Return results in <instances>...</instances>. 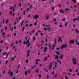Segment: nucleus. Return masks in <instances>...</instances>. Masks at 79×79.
Wrapping results in <instances>:
<instances>
[{"instance_id": "nucleus-2", "label": "nucleus", "mask_w": 79, "mask_h": 79, "mask_svg": "<svg viewBox=\"0 0 79 79\" xmlns=\"http://www.w3.org/2000/svg\"><path fill=\"white\" fill-rule=\"evenodd\" d=\"M10 15H12V11H15V9L13 7H11L10 8Z\"/></svg>"}, {"instance_id": "nucleus-17", "label": "nucleus", "mask_w": 79, "mask_h": 79, "mask_svg": "<svg viewBox=\"0 0 79 79\" xmlns=\"http://www.w3.org/2000/svg\"><path fill=\"white\" fill-rule=\"evenodd\" d=\"M52 63H51L50 66H49V69H51V68H52Z\"/></svg>"}, {"instance_id": "nucleus-16", "label": "nucleus", "mask_w": 79, "mask_h": 79, "mask_svg": "<svg viewBox=\"0 0 79 79\" xmlns=\"http://www.w3.org/2000/svg\"><path fill=\"white\" fill-rule=\"evenodd\" d=\"M55 58L56 60H58V59H59L58 56H57V55L56 56Z\"/></svg>"}, {"instance_id": "nucleus-3", "label": "nucleus", "mask_w": 79, "mask_h": 79, "mask_svg": "<svg viewBox=\"0 0 79 79\" xmlns=\"http://www.w3.org/2000/svg\"><path fill=\"white\" fill-rule=\"evenodd\" d=\"M29 39L25 43L26 45H27V47H29L30 45V43H29Z\"/></svg>"}, {"instance_id": "nucleus-39", "label": "nucleus", "mask_w": 79, "mask_h": 79, "mask_svg": "<svg viewBox=\"0 0 79 79\" xmlns=\"http://www.w3.org/2000/svg\"><path fill=\"white\" fill-rule=\"evenodd\" d=\"M52 10H55V8H54V7H52Z\"/></svg>"}, {"instance_id": "nucleus-23", "label": "nucleus", "mask_w": 79, "mask_h": 79, "mask_svg": "<svg viewBox=\"0 0 79 79\" xmlns=\"http://www.w3.org/2000/svg\"><path fill=\"white\" fill-rule=\"evenodd\" d=\"M24 23V21L22 22V23L21 24V26L22 27L23 26V23Z\"/></svg>"}, {"instance_id": "nucleus-11", "label": "nucleus", "mask_w": 79, "mask_h": 79, "mask_svg": "<svg viewBox=\"0 0 79 79\" xmlns=\"http://www.w3.org/2000/svg\"><path fill=\"white\" fill-rule=\"evenodd\" d=\"M76 59H77L76 58H73L72 61H76Z\"/></svg>"}, {"instance_id": "nucleus-44", "label": "nucleus", "mask_w": 79, "mask_h": 79, "mask_svg": "<svg viewBox=\"0 0 79 79\" xmlns=\"http://www.w3.org/2000/svg\"><path fill=\"white\" fill-rule=\"evenodd\" d=\"M38 76H39V77H41V75L39 74V75H38Z\"/></svg>"}, {"instance_id": "nucleus-36", "label": "nucleus", "mask_w": 79, "mask_h": 79, "mask_svg": "<svg viewBox=\"0 0 79 79\" xmlns=\"http://www.w3.org/2000/svg\"><path fill=\"white\" fill-rule=\"evenodd\" d=\"M2 23H3V24H4V23H5V19H3Z\"/></svg>"}, {"instance_id": "nucleus-51", "label": "nucleus", "mask_w": 79, "mask_h": 79, "mask_svg": "<svg viewBox=\"0 0 79 79\" xmlns=\"http://www.w3.org/2000/svg\"><path fill=\"white\" fill-rule=\"evenodd\" d=\"M8 63V61L6 60V64Z\"/></svg>"}, {"instance_id": "nucleus-29", "label": "nucleus", "mask_w": 79, "mask_h": 79, "mask_svg": "<svg viewBox=\"0 0 79 79\" xmlns=\"http://www.w3.org/2000/svg\"><path fill=\"white\" fill-rule=\"evenodd\" d=\"M5 30L6 31L7 30V27H6V26L5 27Z\"/></svg>"}, {"instance_id": "nucleus-8", "label": "nucleus", "mask_w": 79, "mask_h": 79, "mask_svg": "<svg viewBox=\"0 0 79 79\" xmlns=\"http://www.w3.org/2000/svg\"><path fill=\"white\" fill-rule=\"evenodd\" d=\"M59 42H62V40H61V39L60 37H59V40H58Z\"/></svg>"}, {"instance_id": "nucleus-9", "label": "nucleus", "mask_w": 79, "mask_h": 79, "mask_svg": "<svg viewBox=\"0 0 79 79\" xmlns=\"http://www.w3.org/2000/svg\"><path fill=\"white\" fill-rule=\"evenodd\" d=\"M29 52H30V50H28L27 51V57H28V56H29Z\"/></svg>"}, {"instance_id": "nucleus-21", "label": "nucleus", "mask_w": 79, "mask_h": 79, "mask_svg": "<svg viewBox=\"0 0 79 79\" xmlns=\"http://www.w3.org/2000/svg\"><path fill=\"white\" fill-rule=\"evenodd\" d=\"M37 22H38V21H36V22H35L34 23V25L35 26H36L37 25Z\"/></svg>"}, {"instance_id": "nucleus-1", "label": "nucleus", "mask_w": 79, "mask_h": 79, "mask_svg": "<svg viewBox=\"0 0 79 79\" xmlns=\"http://www.w3.org/2000/svg\"><path fill=\"white\" fill-rule=\"evenodd\" d=\"M67 47V44H63L61 46V48H66Z\"/></svg>"}, {"instance_id": "nucleus-62", "label": "nucleus", "mask_w": 79, "mask_h": 79, "mask_svg": "<svg viewBox=\"0 0 79 79\" xmlns=\"http://www.w3.org/2000/svg\"><path fill=\"white\" fill-rule=\"evenodd\" d=\"M65 19H62V21H65Z\"/></svg>"}, {"instance_id": "nucleus-33", "label": "nucleus", "mask_w": 79, "mask_h": 79, "mask_svg": "<svg viewBox=\"0 0 79 79\" xmlns=\"http://www.w3.org/2000/svg\"><path fill=\"white\" fill-rule=\"evenodd\" d=\"M27 71H25V75H27Z\"/></svg>"}, {"instance_id": "nucleus-27", "label": "nucleus", "mask_w": 79, "mask_h": 79, "mask_svg": "<svg viewBox=\"0 0 79 79\" xmlns=\"http://www.w3.org/2000/svg\"><path fill=\"white\" fill-rule=\"evenodd\" d=\"M56 54H58V55H60V53H59V52H58V51H57L56 52Z\"/></svg>"}, {"instance_id": "nucleus-22", "label": "nucleus", "mask_w": 79, "mask_h": 79, "mask_svg": "<svg viewBox=\"0 0 79 79\" xmlns=\"http://www.w3.org/2000/svg\"><path fill=\"white\" fill-rule=\"evenodd\" d=\"M13 73L12 72L10 73V76H13Z\"/></svg>"}, {"instance_id": "nucleus-49", "label": "nucleus", "mask_w": 79, "mask_h": 79, "mask_svg": "<svg viewBox=\"0 0 79 79\" xmlns=\"http://www.w3.org/2000/svg\"><path fill=\"white\" fill-rule=\"evenodd\" d=\"M48 46H49V48L50 49V44H48Z\"/></svg>"}, {"instance_id": "nucleus-18", "label": "nucleus", "mask_w": 79, "mask_h": 79, "mask_svg": "<svg viewBox=\"0 0 79 79\" xmlns=\"http://www.w3.org/2000/svg\"><path fill=\"white\" fill-rule=\"evenodd\" d=\"M47 57H45L44 58V61H45L47 60Z\"/></svg>"}, {"instance_id": "nucleus-15", "label": "nucleus", "mask_w": 79, "mask_h": 79, "mask_svg": "<svg viewBox=\"0 0 79 79\" xmlns=\"http://www.w3.org/2000/svg\"><path fill=\"white\" fill-rule=\"evenodd\" d=\"M47 48L46 47H45L44 48V52H46V51H47Z\"/></svg>"}, {"instance_id": "nucleus-50", "label": "nucleus", "mask_w": 79, "mask_h": 79, "mask_svg": "<svg viewBox=\"0 0 79 79\" xmlns=\"http://www.w3.org/2000/svg\"><path fill=\"white\" fill-rule=\"evenodd\" d=\"M28 73L29 74H30V73H31V71H30V70H29L28 71Z\"/></svg>"}, {"instance_id": "nucleus-5", "label": "nucleus", "mask_w": 79, "mask_h": 79, "mask_svg": "<svg viewBox=\"0 0 79 79\" xmlns=\"http://www.w3.org/2000/svg\"><path fill=\"white\" fill-rule=\"evenodd\" d=\"M54 67H54L53 68V69H56V68L57 67V62H56L54 64Z\"/></svg>"}, {"instance_id": "nucleus-40", "label": "nucleus", "mask_w": 79, "mask_h": 79, "mask_svg": "<svg viewBox=\"0 0 79 79\" xmlns=\"http://www.w3.org/2000/svg\"><path fill=\"white\" fill-rule=\"evenodd\" d=\"M35 35L36 36H37V35H38V33H35Z\"/></svg>"}, {"instance_id": "nucleus-35", "label": "nucleus", "mask_w": 79, "mask_h": 79, "mask_svg": "<svg viewBox=\"0 0 79 79\" xmlns=\"http://www.w3.org/2000/svg\"><path fill=\"white\" fill-rule=\"evenodd\" d=\"M69 71L70 72V73H71V72H72V71H73V70L71 69H69Z\"/></svg>"}, {"instance_id": "nucleus-10", "label": "nucleus", "mask_w": 79, "mask_h": 79, "mask_svg": "<svg viewBox=\"0 0 79 79\" xmlns=\"http://www.w3.org/2000/svg\"><path fill=\"white\" fill-rule=\"evenodd\" d=\"M57 62L58 63V64H60V65L61 64V62L59 60H57Z\"/></svg>"}, {"instance_id": "nucleus-41", "label": "nucleus", "mask_w": 79, "mask_h": 79, "mask_svg": "<svg viewBox=\"0 0 79 79\" xmlns=\"http://www.w3.org/2000/svg\"><path fill=\"white\" fill-rule=\"evenodd\" d=\"M9 27H10V29H11L12 28H13V27H11V24L10 25Z\"/></svg>"}, {"instance_id": "nucleus-43", "label": "nucleus", "mask_w": 79, "mask_h": 79, "mask_svg": "<svg viewBox=\"0 0 79 79\" xmlns=\"http://www.w3.org/2000/svg\"><path fill=\"white\" fill-rule=\"evenodd\" d=\"M3 41H2V40L1 41L0 43L1 44H3Z\"/></svg>"}, {"instance_id": "nucleus-59", "label": "nucleus", "mask_w": 79, "mask_h": 79, "mask_svg": "<svg viewBox=\"0 0 79 79\" xmlns=\"http://www.w3.org/2000/svg\"><path fill=\"white\" fill-rule=\"evenodd\" d=\"M11 31H13V28H10Z\"/></svg>"}, {"instance_id": "nucleus-7", "label": "nucleus", "mask_w": 79, "mask_h": 79, "mask_svg": "<svg viewBox=\"0 0 79 79\" xmlns=\"http://www.w3.org/2000/svg\"><path fill=\"white\" fill-rule=\"evenodd\" d=\"M74 41L73 40H70V42H69V44H74Z\"/></svg>"}, {"instance_id": "nucleus-6", "label": "nucleus", "mask_w": 79, "mask_h": 79, "mask_svg": "<svg viewBox=\"0 0 79 79\" xmlns=\"http://www.w3.org/2000/svg\"><path fill=\"white\" fill-rule=\"evenodd\" d=\"M46 27H47L48 31H49L50 29V27L49 25H46Z\"/></svg>"}, {"instance_id": "nucleus-54", "label": "nucleus", "mask_w": 79, "mask_h": 79, "mask_svg": "<svg viewBox=\"0 0 79 79\" xmlns=\"http://www.w3.org/2000/svg\"><path fill=\"white\" fill-rule=\"evenodd\" d=\"M44 70H45V71H46L47 72H48V70H46L45 69H44Z\"/></svg>"}, {"instance_id": "nucleus-55", "label": "nucleus", "mask_w": 79, "mask_h": 79, "mask_svg": "<svg viewBox=\"0 0 79 79\" xmlns=\"http://www.w3.org/2000/svg\"><path fill=\"white\" fill-rule=\"evenodd\" d=\"M5 70H4L3 71V74H5Z\"/></svg>"}, {"instance_id": "nucleus-42", "label": "nucleus", "mask_w": 79, "mask_h": 79, "mask_svg": "<svg viewBox=\"0 0 79 79\" xmlns=\"http://www.w3.org/2000/svg\"><path fill=\"white\" fill-rule=\"evenodd\" d=\"M36 73H39V70L37 69L36 70Z\"/></svg>"}, {"instance_id": "nucleus-31", "label": "nucleus", "mask_w": 79, "mask_h": 79, "mask_svg": "<svg viewBox=\"0 0 79 79\" xmlns=\"http://www.w3.org/2000/svg\"><path fill=\"white\" fill-rule=\"evenodd\" d=\"M19 66H20V64H19L18 65V66H17V68H18V69H19Z\"/></svg>"}, {"instance_id": "nucleus-4", "label": "nucleus", "mask_w": 79, "mask_h": 79, "mask_svg": "<svg viewBox=\"0 0 79 79\" xmlns=\"http://www.w3.org/2000/svg\"><path fill=\"white\" fill-rule=\"evenodd\" d=\"M33 18H35L36 20H37V19H39V15H35L33 17Z\"/></svg>"}, {"instance_id": "nucleus-37", "label": "nucleus", "mask_w": 79, "mask_h": 79, "mask_svg": "<svg viewBox=\"0 0 79 79\" xmlns=\"http://www.w3.org/2000/svg\"><path fill=\"white\" fill-rule=\"evenodd\" d=\"M76 61H75L74 62H73V64H76Z\"/></svg>"}, {"instance_id": "nucleus-45", "label": "nucleus", "mask_w": 79, "mask_h": 79, "mask_svg": "<svg viewBox=\"0 0 79 79\" xmlns=\"http://www.w3.org/2000/svg\"><path fill=\"white\" fill-rule=\"evenodd\" d=\"M59 26H60V27H62V26H63V25H59Z\"/></svg>"}, {"instance_id": "nucleus-56", "label": "nucleus", "mask_w": 79, "mask_h": 79, "mask_svg": "<svg viewBox=\"0 0 79 79\" xmlns=\"http://www.w3.org/2000/svg\"><path fill=\"white\" fill-rule=\"evenodd\" d=\"M38 55H40V52H38Z\"/></svg>"}, {"instance_id": "nucleus-13", "label": "nucleus", "mask_w": 79, "mask_h": 79, "mask_svg": "<svg viewBox=\"0 0 79 79\" xmlns=\"http://www.w3.org/2000/svg\"><path fill=\"white\" fill-rule=\"evenodd\" d=\"M78 19H79V17H78L77 18L74 19L73 22H74V21H76V20H78Z\"/></svg>"}, {"instance_id": "nucleus-24", "label": "nucleus", "mask_w": 79, "mask_h": 79, "mask_svg": "<svg viewBox=\"0 0 79 79\" xmlns=\"http://www.w3.org/2000/svg\"><path fill=\"white\" fill-rule=\"evenodd\" d=\"M9 22V20H6V24H8V23Z\"/></svg>"}, {"instance_id": "nucleus-52", "label": "nucleus", "mask_w": 79, "mask_h": 79, "mask_svg": "<svg viewBox=\"0 0 79 79\" xmlns=\"http://www.w3.org/2000/svg\"><path fill=\"white\" fill-rule=\"evenodd\" d=\"M77 76H79V73H77Z\"/></svg>"}, {"instance_id": "nucleus-12", "label": "nucleus", "mask_w": 79, "mask_h": 79, "mask_svg": "<svg viewBox=\"0 0 79 79\" xmlns=\"http://www.w3.org/2000/svg\"><path fill=\"white\" fill-rule=\"evenodd\" d=\"M59 11L60 13H62V14H64V12L62 10H60Z\"/></svg>"}, {"instance_id": "nucleus-14", "label": "nucleus", "mask_w": 79, "mask_h": 79, "mask_svg": "<svg viewBox=\"0 0 79 79\" xmlns=\"http://www.w3.org/2000/svg\"><path fill=\"white\" fill-rule=\"evenodd\" d=\"M16 58V56H14L12 57L11 58V60L12 61H13V60H14V58Z\"/></svg>"}, {"instance_id": "nucleus-53", "label": "nucleus", "mask_w": 79, "mask_h": 79, "mask_svg": "<svg viewBox=\"0 0 79 79\" xmlns=\"http://www.w3.org/2000/svg\"><path fill=\"white\" fill-rule=\"evenodd\" d=\"M28 60H26V63H28Z\"/></svg>"}, {"instance_id": "nucleus-28", "label": "nucleus", "mask_w": 79, "mask_h": 79, "mask_svg": "<svg viewBox=\"0 0 79 79\" xmlns=\"http://www.w3.org/2000/svg\"><path fill=\"white\" fill-rule=\"evenodd\" d=\"M65 9L66 11H68V10H69V8H65Z\"/></svg>"}, {"instance_id": "nucleus-32", "label": "nucleus", "mask_w": 79, "mask_h": 79, "mask_svg": "<svg viewBox=\"0 0 79 79\" xmlns=\"http://www.w3.org/2000/svg\"><path fill=\"white\" fill-rule=\"evenodd\" d=\"M33 39L34 40H35V36L33 37Z\"/></svg>"}, {"instance_id": "nucleus-58", "label": "nucleus", "mask_w": 79, "mask_h": 79, "mask_svg": "<svg viewBox=\"0 0 79 79\" xmlns=\"http://www.w3.org/2000/svg\"><path fill=\"white\" fill-rule=\"evenodd\" d=\"M44 29L45 31H47V28H44Z\"/></svg>"}, {"instance_id": "nucleus-25", "label": "nucleus", "mask_w": 79, "mask_h": 79, "mask_svg": "<svg viewBox=\"0 0 79 79\" xmlns=\"http://www.w3.org/2000/svg\"><path fill=\"white\" fill-rule=\"evenodd\" d=\"M25 29V27H24V26H23L22 29V31H24Z\"/></svg>"}, {"instance_id": "nucleus-46", "label": "nucleus", "mask_w": 79, "mask_h": 79, "mask_svg": "<svg viewBox=\"0 0 79 79\" xmlns=\"http://www.w3.org/2000/svg\"><path fill=\"white\" fill-rule=\"evenodd\" d=\"M2 35H5V33L4 32H3L2 33Z\"/></svg>"}, {"instance_id": "nucleus-48", "label": "nucleus", "mask_w": 79, "mask_h": 79, "mask_svg": "<svg viewBox=\"0 0 79 79\" xmlns=\"http://www.w3.org/2000/svg\"><path fill=\"white\" fill-rule=\"evenodd\" d=\"M29 8H27V11H29Z\"/></svg>"}, {"instance_id": "nucleus-38", "label": "nucleus", "mask_w": 79, "mask_h": 79, "mask_svg": "<svg viewBox=\"0 0 79 79\" xmlns=\"http://www.w3.org/2000/svg\"><path fill=\"white\" fill-rule=\"evenodd\" d=\"M67 24H68V23H66L65 24L64 26H65V27L66 26H67Z\"/></svg>"}, {"instance_id": "nucleus-61", "label": "nucleus", "mask_w": 79, "mask_h": 79, "mask_svg": "<svg viewBox=\"0 0 79 79\" xmlns=\"http://www.w3.org/2000/svg\"><path fill=\"white\" fill-rule=\"evenodd\" d=\"M15 78H16V77H14L13 78H12V79H15Z\"/></svg>"}, {"instance_id": "nucleus-34", "label": "nucleus", "mask_w": 79, "mask_h": 79, "mask_svg": "<svg viewBox=\"0 0 79 79\" xmlns=\"http://www.w3.org/2000/svg\"><path fill=\"white\" fill-rule=\"evenodd\" d=\"M40 61V60L39 59H36V62H37V61Z\"/></svg>"}, {"instance_id": "nucleus-47", "label": "nucleus", "mask_w": 79, "mask_h": 79, "mask_svg": "<svg viewBox=\"0 0 79 79\" xmlns=\"http://www.w3.org/2000/svg\"><path fill=\"white\" fill-rule=\"evenodd\" d=\"M58 6L59 7H61V6L60 5H58Z\"/></svg>"}, {"instance_id": "nucleus-30", "label": "nucleus", "mask_w": 79, "mask_h": 79, "mask_svg": "<svg viewBox=\"0 0 79 79\" xmlns=\"http://www.w3.org/2000/svg\"><path fill=\"white\" fill-rule=\"evenodd\" d=\"M32 6L31 5L30 6V10H31V8H32Z\"/></svg>"}, {"instance_id": "nucleus-26", "label": "nucleus", "mask_w": 79, "mask_h": 79, "mask_svg": "<svg viewBox=\"0 0 79 79\" xmlns=\"http://www.w3.org/2000/svg\"><path fill=\"white\" fill-rule=\"evenodd\" d=\"M76 32L77 34H78V33H79V31L77 30H76Z\"/></svg>"}, {"instance_id": "nucleus-63", "label": "nucleus", "mask_w": 79, "mask_h": 79, "mask_svg": "<svg viewBox=\"0 0 79 79\" xmlns=\"http://www.w3.org/2000/svg\"><path fill=\"white\" fill-rule=\"evenodd\" d=\"M32 26V24H30L29 26L30 27H31V26Z\"/></svg>"}, {"instance_id": "nucleus-64", "label": "nucleus", "mask_w": 79, "mask_h": 79, "mask_svg": "<svg viewBox=\"0 0 79 79\" xmlns=\"http://www.w3.org/2000/svg\"><path fill=\"white\" fill-rule=\"evenodd\" d=\"M65 78L66 79H68V77H65Z\"/></svg>"}, {"instance_id": "nucleus-19", "label": "nucleus", "mask_w": 79, "mask_h": 79, "mask_svg": "<svg viewBox=\"0 0 79 79\" xmlns=\"http://www.w3.org/2000/svg\"><path fill=\"white\" fill-rule=\"evenodd\" d=\"M48 18H49V16H47V17H46V20H48Z\"/></svg>"}, {"instance_id": "nucleus-20", "label": "nucleus", "mask_w": 79, "mask_h": 79, "mask_svg": "<svg viewBox=\"0 0 79 79\" xmlns=\"http://www.w3.org/2000/svg\"><path fill=\"white\" fill-rule=\"evenodd\" d=\"M63 55H61L60 56V59H62L63 58Z\"/></svg>"}, {"instance_id": "nucleus-60", "label": "nucleus", "mask_w": 79, "mask_h": 79, "mask_svg": "<svg viewBox=\"0 0 79 79\" xmlns=\"http://www.w3.org/2000/svg\"><path fill=\"white\" fill-rule=\"evenodd\" d=\"M26 26L27 27L28 26V25L27 24H26Z\"/></svg>"}, {"instance_id": "nucleus-57", "label": "nucleus", "mask_w": 79, "mask_h": 79, "mask_svg": "<svg viewBox=\"0 0 79 79\" xmlns=\"http://www.w3.org/2000/svg\"><path fill=\"white\" fill-rule=\"evenodd\" d=\"M73 2H76V0H73Z\"/></svg>"}]
</instances>
